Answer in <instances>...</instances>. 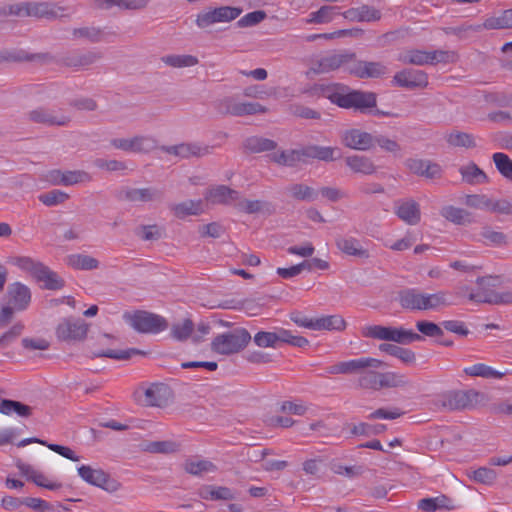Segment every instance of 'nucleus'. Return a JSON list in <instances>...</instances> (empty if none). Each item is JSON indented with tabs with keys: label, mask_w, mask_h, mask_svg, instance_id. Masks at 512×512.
Instances as JSON below:
<instances>
[{
	"label": "nucleus",
	"mask_w": 512,
	"mask_h": 512,
	"mask_svg": "<svg viewBox=\"0 0 512 512\" xmlns=\"http://www.w3.org/2000/svg\"><path fill=\"white\" fill-rule=\"evenodd\" d=\"M396 300L407 311L438 310L451 304L445 291L426 293L418 288L401 289Z\"/></svg>",
	"instance_id": "1"
},
{
	"label": "nucleus",
	"mask_w": 512,
	"mask_h": 512,
	"mask_svg": "<svg viewBox=\"0 0 512 512\" xmlns=\"http://www.w3.org/2000/svg\"><path fill=\"white\" fill-rule=\"evenodd\" d=\"M364 337L392 341L398 344L406 345L416 341H421L423 337L410 329L403 327H387L381 325H369L362 329Z\"/></svg>",
	"instance_id": "2"
},
{
	"label": "nucleus",
	"mask_w": 512,
	"mask_h": 512,
	"mask_svg": "<svg viewBox=\"0 0 512 512\" xmlns=\"http://www.w3.org/2000/svg\"><path fill=\"white\" fill-rule=\"evenodd\" d=\"M251 340L244 328L234 329L217 335L211 342V350L219 355H232L243 350Z\"/></svg>",
	"instance_id": "3"
},
{
	"label": "nucleus",
	"mask_w": 512,
	"mask_h": 512,
	"mask_svg": "<svg viewBox=\"0 0 512 512\" xmlns=\"http://www.w3.org/2000/svg\"><path fill=\"white\" fill-rule=\"evenodd\" d=\"M254 343L262 348H276L279 343H286L294 347L303 348L309 345L307 338L293 335L290 330L276 328L274 331H259L255 334Z\"/></svg>",
	"instance_id": "4"
},
{
	"label": "nucleus",
	"mask_w": 512,
	"mask_h": 512,
	"mask_svg": "<svg viewBox=\"0 0 512 512\" xmlns=\"http://www.w3.org/2000/svg\"><path fill=\"white\" fill-rule=\"evenodd\" d=\"M354 53L349 51L333 52L313 60L310 71L314 74H327L339 69L350 74Z\"/></svg>",
	"instance_id": "5"
},
{
	"label": "nucleus",
	"mask_w": 512,
	"mask_h": 512,
	"mask_svg": "<svg viewBox=\"0 0 512 512\" xmlns=\"http://www.w3.org/2000/svg\"><path fill=\"white\" fill-rule=\"evenodd\" d=\"M479 393L474 390L448 391L437 396L434 404L437 408L446 411H455L471 408L475 405Z\"/></svg>",
	"instance_id": "6"
},
{
	"label": "nucleus",
	"mask_w": 512,
	"mask_h": 512,
	"mask_svg": "<svg viewBox=\"0 0 512 512\" xmlns=\"http://www.w3.org/2000/svg\"><path fill=\"white\" fill-rule=\"evenodd\" d=\"M343 90L344 87L338 85L336 96H334V104L339 107L363 111L376 106V95L372 92L354 90L344 93Z\"/></svg>",
	"instance_id": "7"
},
{
	"label": "nucleus",
	"mask_w": 512,
	"mask_h": 512,
	"mask_svg": "<svg viewBox=\"0 0 512 512\" xmlns=\"http://www.w3.org/2000/svg\"><path fill=\"white\" fill-rule=\"evenodd\" d=\"M128 323L140 333H159L168 327L165 318L147 311H137L126 316Z\"/></svg>",
	"instance_id": "8"
},
{
	"label": "nucleus",
	"mask_w": 512,
	"mask_h": 512,
	"mask_svg": "<svg viewBox=\"0 0 512 512\" xmlns=\"http://www.w3.org/2000/svg\"><path fill=\"white\" fill-rule=\"evenodd\" d=\"M219 110L232 116L264 114L268 109L257 102H239L233 97H225L219 102Z\"/></svg>",
	"instance_id": "9"
},
{
	"label": "nucleus",
	"mask_w": 512,
	"mask_h": 512,
	"mask_svg": "<svg viewBox=\"0 0 512 512\" xmlns=\"http://www.w3.org/2000/svg\"><path fill=\"white\" fill-rule=\"evenodd\" d=\"M213 148V146L203 145L198 142H183L177 145L160 146V150L164 153L181 159H188L191 157L200 158L209 155L212 153Z\"/></svg>",
	"instance_id": "10"
},
{
	"label": "nucleus",
	"mask_w": 512,
	"mask_h": 512,
	"mask_svg": "<svg viewBox=\"0 0 512 512\" xmlns=\"http://www.w3.org/2000/svg\"><path fill=\"white\" fill-rule=\"evenodd\" d=\"M79 476L87 483L100 487L108 492H115L120 484L111 479L102 469H93L88 465H82L78 468Z\"/></svg>",
	"instance_id": "11"
},
{
	"label": "nucleus",
	"mask_w": 512,
	"mask_h": 512,
	"mask_svg": "<svg viewBox=\"0 0 512 512\" xmlns=\"http://www.w3.org/2000/svg\"><path fill=\"white\" fill-rule=\"evenodd\" d=\"M373 136L374 134L353 128L342 132L340 139L347 148L368 151L373 148Z\"/></svg>",
	"instance_id": "12"
},
{
	"label": "nucleus",
	"mask_w": 512,
	"mask_h": 512,
	"mask_svg": "<svg viewBox=\"0 0 512 512\" xmlns=\"http://www.w3.org/2000/svg\"><path fill=\"white\" fill-rule=\"evenodd\" d=\"M388 73V68L381 62L362 61L356 58L354 53V60L350 67V75L365 79V78H380Z\"/></svg>",
	"instance_id": "13"
},
{
	"label": "nucleus",
	"mask_w": 512,
	"mask_h": 512,
	"mask_svg": "<svg viewBox=\"0 0 512 512\" xmlns=\"http://www.w3.org/2000/svg\"><path fill=\"white\" fill-rule=\"evenodd\" d=\"M87 332L88 325L80 319H66L56 329L57 337L64 341L83 340L87 336Z\"/></svg>",
	"instance_id": "14"
},
{
	"label": "nucleus",
	"mask_w": 512,
	"mask_h": 512,
	"mask_svg": "<svg viewBox=\"0 0 512 512\" xmlns=\"http://www.w3.org/2000/svg\"><path fill=\"white\" fill-rule=\"evenodd\" d=\"M394 213L408 225H417L421 220L420 205L412 198L398 199L394 202Z\"/></svg>",
	"instance_id": "15"
},
{
	"label": "nucleus",
	"mask_w": 512,
	"mask_h": 512,
	"mask_svg": "<svg viewBox=\"0 0 512 512\" xmlns=\"http://www.w3.org/2000/svg\"><path fill=\"white\" fill-rule=\"evenodd\" d=\"M393 82L402 88H425L428 85V75L417 69H403L393 77Z\"/></svg>",
	"instance_id": "16"
},
{
	"label": "nucleus",
	"mask_w": 512,
	"mask_h": 512,
	"mask_svg": "<svg viewBox=\"0 0 512 512\" xmlns=\"http://www.w3.org/2000/svg\"><path fill=\"white\" fill-rule=\"evenodd\" d=\"M25 17L55 19L64 16V9L47 2H24Z\"/></svg>",
	"instance_id": "17"
},
{
	"label": "nucleus",
	"mask_w": 512,
	"mask_h": 512,
	"mask_svg": "<svg viewBox=\"0 0 512 512\" xmlns=\"http://www.w3.org/2000/svg\"><path fill=\"white\" fill-rule=\"evenodd\" d=\"M144 404L147 406L162 407L168 404L172 392L170 388L162 383L151 384L143 391Z\"/></svg>",
	"instance_id": "18"
},
{
	"label": "nucleus",
	"mask_w": 512,
	"mask_h": 512,
	"mask_svg": "<svg viewBox=\"0 0 512 512\" xmlns=\"http://www.w3.org/2000/svg\"><path fill=\"white\" fill-rule=\"evenodd\" d=\"M7 295L9 304L16 311L26 310L31 302L30 288L21 282H14L8 286Z\"/></svg>",
	"instance_id": "19"
},
{
	"label": "nucleus",
	"mask_w": 512,
	"mask_h": 512,
	"mask_svg": "<svg viewBox=\"0 0 512 512\" xmlns=\"http://www.w3.org/2000/svg\"><path fill=\"white\" fill-rule=\"evenodd\" d=\"M342 16L351 22H376L382 18V13L373 6L363 4L347 9Z\"/></svg>",
	"instance_id": "20"
},
{
	"label": "nucleus",
	"mask_w": 512,
	"mask_h": 512,
	"mask_svg": "<svg viewBox=\"0 0 512 512\" xmlns=\"http://www.w3.org/2000/svg\"><path fill=\"white\" fill-rule=\"evenodd\" d=\"M28 118L32 122L44 124L48 126H66L70 122V118L63 114H56L46 108H37L28 113Z\"/></svg>",
	"instance_id": "21"
},
{
	"label": "nucleus",
	"mask_w": 512,
	"mask_h": 512,
	"mask_svg": "<svg viewBox=\"0 0 512 512\" xmlns=\"http://www.w3.org/2000/svg\"><path fill=\"white\" fill-rule=\"evenodd\" d=\"M205 199L211 204L229 205L239 200L240 194L228 186L218 185L205 192Z\"/></svg>",
	"instance_id": "22"
},
{
	"label": "nucleus",
	"mask_w": 512,
	"mask_h": 512,
	"mask_svg": "<svg viewBox=\"0 0 512 512\" xmlns=\"http://www.w3.org/2000/svg\"><path fill=\"white\" fill-rule=\"evenodd\" d=\"M51 181L55 185L70 186L78 183L89 182L91 181V176L89 173L83 170L64 172L60 170H54L51 172Z\"/></svg>",
	"instance_id": "23"
},
{
	"label": "nucleus",
	"mask_w": 512,
	"mask_h": 512,
	"mask_svg": "<svg viewBox=\"0 0 512 512\" xmlns=\"http://www.w3.org/2000/svg\"><path fill=\"white\" fill-rule=\"evenodd\" d=\"M124 198L130 202H153L163 198V192L155 187L127 188Z\"/></svg>",
	"instance_id": "24"
},
{
	"label": "nucleus",
	"mask_w": 512,
	"mask_h": 512,
	"mask_svg": "<svg viewBox=\"0 0 512 512\" xmlns=\"http://www.w3.org/2000/svg\"><path fill=\"white\" fill-rule=\"evenodd\" d=\"M383 364V361L373 357H361L348 361H342L343 374H357L360 376L363 370L369 368H380L383 366Z\"/></svg>",
	"instance_id": "25"
},
{
	"label": "nucleus",
	"mask_w": 512,
	"mask_h": 512,
	"mask_svg": "<svg viewBox=\"0 0 512 512\" xmlns=\"http://www.w3.org/2000/svg\"><path fill=\"white\" fill-rule=\"evenodd\" d=\"M346 166L353 172L362 175H372L377 167L371 158L364 155H350L344 159Z\"/></svg>",
	"instance_id": "26"
},
{
	"label": "nucleus",
	"mask_w": 512,
	"mask_h": 512,
	"mask_svg": "<svg viewBox=\"0 0 512 512\" xmlns=\"http://www.w3.org/2000/svg\"><path fill=\"white\" fill-rule=\"evenodd\" d=\"M102 58L101 52L98 51H87L85 53H72L63 58V62L66 66L75 69L85 68Z\"/></svg>",
	"instance_id": "27"
},
{
	"label": "nucleus",
	"mask_w": 512,
	"mask_h": 512,
	"mask_svg": "<svg viewBox=\"0 0 512 512\" xmlns=\"http://www.w3.org/2000/svg\"><path fill=\"white\" fill-rule=\"evenodd\" d=\"M303 155L304 158L329 162L340 157V150L337 147L310 145L303 148Z\"/></svg>",
	"instance_id": "28"
},
{
	"label": "nucleus",
	"mask_w": 512,
	"mask_h": 512,
	"mask_svg": "<svg viewBox=\"0 0 512 512\" xmlns=\"http://www.w3.org/2000/svg\"><path fill=\"white\" fill-rule=\"evenodd\" d=\"M497 278L494 277H480L477 279V284L480 286L479 290L475 293H470L468 298L471 301L478 303L493 304L494 291L487 289L489 286H494Z\"/></svg>",
	"instance_id": "29"
},
{
	"label": "nucleus",
	"mask_w": 512,
	"mask_h": 512,
	"mask_svg": "<svg viewBox=\"0 0 512 512\" xmlns=\"http://www.w3.org/2000/svg\"><path fill=\"white\" fill-rule=\"evenodd\" d=\"M440 215L447 221L452 222L456 225H467L474 222L472 213L469 211L458 208L453 205L444 206L440 210Z\"/></svg>",
	"instance_id": "30"
},
{
	"label": "nucleus",
	"mask_w": 512,
	"mask_h": 512,
	"mask_svg": "<svg viewBox=\"0 0 512 512\" xmlns=\"http://www.w3.org/2000/svg\"><path fill=\"white\" fill-rule=\"evenodd\" d=\"M459 173L462 176V180L471 185L488 182V176L486 173L474 162H470L467 165L461 166L459 168Z\"/></svg>",
	"instance_id": "31"
},
{
	"label": "nucleus",
	"mask_w": 512,
	"mask_h": 512,
	"mask_svg": "<svg viewBox=\"0 0 512 512\" xmlns=\"http://www.w3.org/2000/svg\"><path fill=\"white\" fill-rule=\"evenodd\" d=\"M173 215L179 219H183L191 215H199L202 213V200H186L181 203L170 206Z\"/></svg>",
	"instance_id": "32"
},
{
	"label": "nucleus",
	"mask_w": 512,
	"mask_h": 512,
	"mask_svg": "<svg viewBox=\"0 0 512 512\" xmlns=\"http://www.w3.org/2000/svg\"><path fill=\"white\" fill-rule=\"evenodd\" d=\"M346 328V321L340 315H326L321 317H315L313 330H336L342 331Z\"/></svg>",
	"instance_id": "33"
},
{
	"label": "nucleus",
	"mask_w": 512,
	"mask_h": 512,
	"mask_svg": "<svg viewBox=\"0 0 512 512\" xmlns=\"http://www.w3.org/2000/svg\"><path fill=\"white\" fill-rule=\"evenodd\" d=\"M66 263L73 269L90 271L99 267V261L87 254L77 253L66 257Z\"/></svg>",
	"instance_id": "34"
},
{
	"label": "nucleus",
	"mask_w": 512,
	"mask_h": 512,
	"mask_svg": "<svg viewBox=\"0 0 512 512\" xmlns=\"http://www.w3.org/2000/svg\"><path fill=\"white\" fill-rule=\"evenodd\" d=\"M418 508L425 512H433L438 509L453 510L456 506L453 500L445 495H440L434 498H423L418 503Z\"/></svg>",
	"instance_id": "35"
},
{
	"label": "nucleus",
	"mask_w": 512,
	"mask_h": 512,
	"mask_svg": "<svg viewBox=\"0 0 512 512\" xmlns=\"http://www.w3.org/2000/svg\"><path fill=\"white\" fill-rule=\"evenodd\" d=\"M10 263L20 270L29 273L35 280L45 266L42 262L28 256H16L11 258Z\"/></svg>",
	"instance_id": "36"
},
{
	"label": "nucleus",
	"mask_w": 512,
	"mask_h": 512,
	"mask_svg": "<svg viewBox=\"0 0 512 512\" xmlns=\"http://www.w3.org/2000/svg\"><path fill=\"white\" fill-rule=\"evenodd\" d=\"M10 263L20 270L29 273L35 280L45 266L42 262L28 256H16L11 258Z\"/></svg>",
	"instance_id": "37"
},
{
	"label": "nucleus",
	"mask_w": 512,
	"mask_h": 512,
	"mask_svg": "<svg viewBox=\"0 0 512 512\" xmlns=\"http://www.w3.org/2000/svg\"><path fill=\"white\" fill-rule=\"evenodd\" d=\"M199 496L204 500H233L234 493L228 487L207 485L199 489Z\"/></svg>",
	"instance_id": "38"
},
{
	"label": "nucleus",
	"mask_w": 512,
	"mask_h": 512,
	"mask_svg": "<svg viewBox=\"0 0 512 512\" xmlns=\"http://www.w3.org/2000/svg\"><path fill=\"white\" fill-rule=\"evenodd\" d=\"M338 85H324V84H314L309 87H306L301 90L303 95H306L309 98H328L332 103H334V96H336Z\"/></svg>",
	"instance_id": "39"
},
{
	"label": "nucleus",
	"mask_w": 512,
	"mask_h": 512,
	"mask_svg": "<svg viewBox=\"0 0 512 512\" xmlns=\"http://www.w3.org/2000/svg\"><path fill=\"white\" fill-rule=\"evenodd\" d=\"M379 350L400 359L405 364H413L416 361V355L412 350L394 344L382 343Z\"/></svg>",
	"instance_id": "40"
},
{
	"label": "nucleus",
	"mask_w": 512,
	"mask_h": 512,
	"mask_svg": "<svg viewBox=\"0 0 512 512\" xmlns=\"http://www.w3.org/2000/svg\"><path fill=\"white\" fill-rule=\"evenodd\" d=\"M376 368H369L362 371L357 377L356 385L361 389L378 391L380 390V372Z\"/></svg>",
	"instance_id": "41"
},
{
	"label": "nucleus",
	"mask_w": 512,
	"mask_h": 512,
	"mask_svg": "<svg viewBox=\"0 0 512 512\" xmlns=\"http://www.w3.org/2000/svg\"><path fill=\"white\" fill-rule=\"evenodd\" d=\"M41 271L36 281L43 283L42 288L47 290H60L64 287V280L48 266L45 265Z\"/></svg>",
	"instance_id": "42"
},
{
	"label": "nucleus",
	"mask_w": 512,
	"mask_h": 512,
	"mask_svg": "<svg viewBox=\"0 0 512 512\" xmlns=\"http://www.w3.org/2000/svg\"><path fill=\"white\" fill-rule=\"evenodd\" d=\"M337 248L343 253L351 256L367 257V251L362 248L360 242L355 238L340 237L336 239Z\"/></svg>",
	"instance_id": "43"
},
{
	"label": "nucleus",
	"mask_w": 512,
	"mask_h": 512,
	"mask_svg": "<svg viewBox=\"0 0 512 512\" xmlns=\"http://www.w3.org/2000/svg\"><path fill=\"white\" fill-rule=\"evenodd\" d=\"M0 413L4 415L15 413L20 417H29L32 414V407L19 401L3 399L0 401Z\"/></svg>",
	"instance_id": "44"
},
{
	"label": "nucleus",
	"mask_w": 512,
	"mask_h": 512,
	"mask_svg": "<svg viewBox=\"0 0 512 512\" xmlns=\"http://www.w3.org/2000/svg\"><path fill=\"white\" fill-rule=\"evenodd\" d=\"M287 192L293 199L300 201L311 202L318 197V191L302 183L291 184L287 187Z\"/></svg>",
	"instance_id": "45"
},
{
	"label": "nucleus",
	"mask_w": 512,
	"mask_h": 512,
	"mask_svg": "<svg viewBox=\"0 0 512 512\" xmlns=\"http://www.w3.org/2000/svg\"><path fill=\"white\" fill-rule=\"evenodd\" d=\"M338 7L324 5L317 11L311 12L307 23L311 24H327L333 21L334 17L338 15Z\"/></svg>",
	"instance_id": "46"
},
{
	"label": "nucleus",
	"mask_w": 512,
	"mask_h": 512,
	"mask_svg": "<svg viewBox=\"0 0 512 512\" xmlns=\"http://www.w3.org/2000/svg\"><path fill=\"white\" fill-rule=\"evenodd\" d=\"M183 469L193 476H202L205 473L214 472L216 466L208 460L187 459L183 464Z\"/></svg>",
	"instance_id": "47"
},
{
	"label": "nucleus",
	"mask_w": 512,
	"mask_h": 512,
	"mask_svg": "<svg viewBox=\"0 0 512 512\" xmlns=\"http://www.w3.org/2000/svg\"><path fill=\"white\" fill-rule=\"evenodd\" d=\"M398 60L404 64L423 66L429 64V51L407 50L399 54Z\"/></svg>",
	"instance_id": "48"
},
{
	"label": "nucleus",
	"mask_w": 512,
	"mask_h": 512,
	"mask_svg": "<svg viewBox=\"0 0 512 512\" xmlns=\"http://www.w3.org/2000/svg\"><path fill=\"white\" fill-rule=\"evenodd\" d=\"M244 146L252 153H260L274 150L277 143L271 139L253 136L245 140Z\"/></svg>",
	"instance_id": "49"
},
{
	"label": "nucleus",
	"mask_w": 512,
	"mask_h": 512,
	"mask_svg": "<svg viewBox=\"0 0 512 512\" xmlns=\"http://www.w3.org/2000/svg\"><path fill=\"white\" fill-rule=\"evenodd\" d=\"M304 159L303 155V149L301 150H286L274 153L272 155V160L279 164L284 166H294L298 162L302 161Z\"/></svg>",
	"instance_id": "50"
},
{
	"label": "nucleus",
	"mask_w": 512,
	"mask_h": 512,
	"mask_svg": "<svg viewBox=\"0 0 512 512\" xmlns=\"http://www.w3.org/2000/svg\"><path fill=\"white\" fill-rule=\"evenodd\" d=\"M272 204L261 200H242L236 204V208L247 214L259 212H271Z\"/></svg>",
	"instance_id": "51"
},
{
	"label": "nucleus",
	"mask_w": 512,
	"mask_h": 512,
	"mask_svg": "<svg viewBox=\"0 0 512 512\" xmlns=\"http://www.w3.org/2000/svg\"><path fill=\"white\" fill-rule=\"evenodd\" d=\"M133 153H149L158 147V141L151 135L132 137Z\"/></svg>",
	"instance_id": "52"
},
{
	"label": "nucleus",
	"mask_w": 512,
	"mask_h": 512,
	"mask_svg": "<svg viewBox=\"0 0 512 512\" xmlns=\"http://www.w3.org/2000/svg\"><path fill=\"white\" fill-rule=\"evenodd\" d=\"M442 30L446 35H455L460 40L468 39L479 33L478 25L468 22L458 26L444 27Z\"/></svg>",
	"instance_id": "53"
},
{
	"label": "nucleus",
	"mask_w": 512,
	"mask_h": 512,
	"mask_svg": "<svg viewBox=\"0 0 512 512\" xmlns=\"http://www.w3.org/2000/svg\"><path fill=\"white\" fill-rule=\"evenodd\" d=\"M465 374L469 376H477L483 378L500 379L504 376V373L499 372L492 367L478 363L464 369Z\"/></svg>",
	"instance_id": "54"
},
{
	"label": "nucleus",
	"mask_w": 512,
	"mask_h": 512,
	"mask_svg": "<svg viewBox=\"0 0 512 512\" xmlns=\"http://www.w3.org/2000/svg\"><path fill=\"white\" fill-rule=\"evenodd\" d=\"M446 141L453 147L474 148L476 147L473 135L461 131H452L446 136Z\"/></svg>",
	"instance_id": "55"
},
{
	"label": "nucleus",
	"mask_w": 512,
	"mask_h": 512,
	"mask_svg": "<svg viewBox=\"0 0 512 512\" xmlns=\"http://www.w3.org/2000/svg\"><path fill=\"white\" fill-rule=\"evenodd\" d=\"M380 389L382 388H396L408 385L409 381L405 375L397 372H380Z\"/></svg>",
	"instance_id": "56"
},
{
	"label": "nucleus",
	"mask_w": 512,
	"mask_h": 512,
	"mask_svg": "<svg viewBox=\"0 0 512 512\" xmlns=\"http://www.w3.org/2000/svg\"><path fill=\"white\" fill-rule=\"evenodd\" d=\"M166 65L174 68L191 67L198 64V58L193 55H166L161 58Z\"/></svg>",
	"instance_id": "57"
},
{
	"label": "nucleus",
	"mask_w": 512,
	"mask_h": 512,
	"mask_svg": "<svg viewBox=\"0 0 512 512\" xmlns=\"http://www.w3.org/2000/svg\"><path fill=\"white\" fill-rule=\"evenodd\" d=\"M492 159L499 173L503 177L512 180V160L510 157L503 152H496L492 155Z\"/></svg>",
	"instance_id": "58"
},
{
	"label": "nucleus",
	"mask_w": 512,
	"mask_h": 512,
	"mask_svg": "<svg viewBox=\"0 0 512 512\" xmlns=\"http://www.w3.org/2000/svg\"><path fill=\"white\" fill-rule=\"evenodd\" d=\"M458 60V54L452 50H433L429 51V64L436 65L439 63L449 64Z\"/></svg>",
	"instance_id": "59"
},
{
	"label": "nucleus",
	"mask_w": 512,
	"mask_h": 512,
	"mask_svg": "<svg viewBox=\"0 0 512 512\" xmlns=\"http://www.w3.org/2000/svg\"><path fill=\"white\" fill-rule=\"evenodd\" d=\"M480 236L488 245L503 246L508 243L507 236L503 232L494 231L490 227H484Z\"/></svg>",
	"instance_id": "60"
},
{
	"label": "nucleus",
	"mask_w": 512,
	"mask_h": 512,
	"mask_svg": "<svg viewBox=\"0 0 512 512\" xmlns=\"http://www.w3.org/2000/svg\"><path fill=\"white\" fill-rule=\"evenodd\" d=\"M213 12L217 22L221 23L236 19L242 13V9L238 7L221 6L213 9Z\"/></svg>",
	"instance_id": "61"
},
{
	"label": "nucleus",
	"mask_w": 512,
	"mask_h": 512,
	"mask_svg": "<svg viewBox=\"0 0 512 512\" xmlns=\"http://www.w3.org/2000/svg\"><path fill=\"white\" fill-rule=\"evenodd\" d=\"M69 195L61 190H51L39 195V201L46 206H55L65 202Z\"/></svg>",
	"instance_id": "62"
},
{
	"label": "nucleus",
	"mask_w": 512,
	"mask_h": 512,
	"mask_svg": "<svg viewBox=\"0 0 512 512\" xmlns=\"http://www.w3.org/2000/svg\"><path fill=\"white\" fill-rule=\"evenodd\" d=\"M464 203L473 209L489 211L490 198L484 194L466 195Z\"/></svg>",
	"instance_id": "63"
},
{
	"label": "nucleus",
	"mask_w": 512,
	"mask_h": 512,
	"mask_svg": "<svg viewBox=\"0 0 512 512\" xmlns=\"http://www.w3.org/2000/svg\"><path fill=\"white\" fill-rule=\"evenodd\" d=\"M417 330L427 337H439L443 335L442 328L434 322L419 320L416 322Z\"/></svg>",
	"instance_id": "64"
}]
</instances>
